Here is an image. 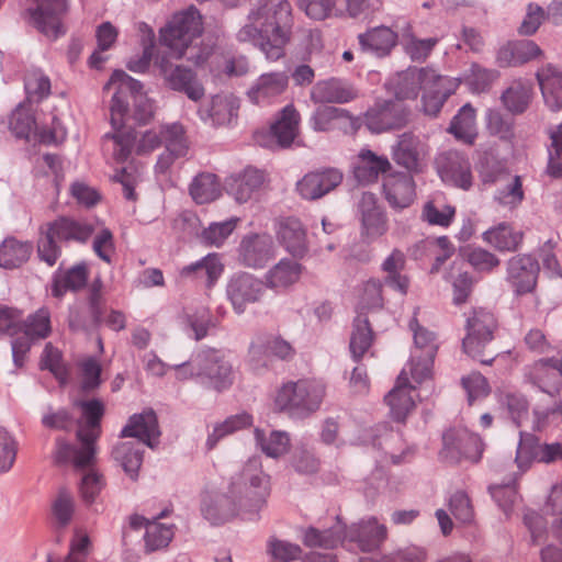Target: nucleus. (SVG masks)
Listing matches in <instances>:
<instances>
[{"mask_svg": "<svg viewBox=\"0 0 562 562\" xmlns=\"http://www.w3.org/2000/svg\"><path fill=\"white\" fill-rule=\"evenodd\" d=\"M155 64L172 89L183 91L193 101L204 95L203 87L195 80L190 69L173 66L166 57H158Z\"/></svg>", "mask_w": 562, "mask_h": 562, "instance_id": "c756f323", "label": "nucleus"}, {"mask_svg": "<svg viewBox=\"0 0 562 562\" xmlns=\"http://www.w3.org/2000/svg\"><path fill=\"white\" fill-rule=\"evenodd\" d=\"M41 364L43 368L48 369L55 378L60 382L67 381V369L61 361L60 351L52 344H47L44 348Z\"/></svg>", "mask_w": 562, "mask_h": 562, "instance_id": "774afa93", "label": "nucleus"}, {"mask_svg": "<svg viewBox=\"0 0 562 562\" xmlns=\"http://www.w3.org/2000/svg\"><path fill=\"white\" fill-rule=\"evenodd\" d=\"M360 235L366 241H374L387 232V217L373 193L363 192L358 203Z\"/></svg>", "mask_w": 562, "mask_h": 562, "instance_id": "aec40b11", "label": "nucleus"}, {"mask_svg": "<svg viewBox=\"0 0 562 562\" xmlns=\"http://www.w3.org/2000/svg\"><path fill=\"white\" fill-rule=\"evenodd\" d=\"M270 351L266 335H257L250 342L247 366L255 373H261L268 368Z\"/></svg>", "mask_w": 562, "mask_h": 562, "instance_id": "680f3d73", "label": "nucleus"}, {"mask_svg": "<svg viewBox=\"0 0 562 562\" xmlns=\"http://www.w3.org/2000/svg\"><path fill=\"white\" fill-rule=\"evenodd\" d=\"M362 50L384 57L395 47L398 35L387 26H376L358 36Z\"/></svg>", "mask_w": 562, "mask_h": 562, "instance_id": "4c0bfd02", "label": "nucleus"}, {"mask_svg": "<svg viewBox=\"0 0 562 562\" xmlns=\"http://www.w3.org/2000/svg\"><path fill=\"white\" fill-rule=\"evenodd\" d=\"M429 147L413 133L398 136L392 146V158L401 167L411 172H420L427 166Z\"/></svg>", "mask_w": 562, "mask_h": 562, "instance_id": "a211bd4d", "label": "nucleus"}, {"mask_svg": "<svg viewBox=\"0 0 562 562\" xmlns=\"http://www.w3.org/2000/svg\"><path fill=\"white\" fill-rule=\"evenodd\" d=\"M267 182L263 170L246 167L226 180V191L238 203H246L255 199Z\"/></svg>", "mask_w": 562, "mask_h": 562, "instance_id": "bb28decb", "label": "nucleus"}, {"mask_svg": "<svg viewBox=\"0 0 562 562\" xmlns=\"http://www.w3.org/2000/svg\"><path fill=\"white\" fill-rule=\"evenodd\" d=\"M269 493V476L262 470L261 459L252 457L240 473L233 477L228 494H202L201 513L212 525H222L236 515L246 520H255L266 506Z\"/></svg>", "mask_w": 562, "mask_h": 562, "instance_id": "f257e3e1", "label": "nucleus"}, {"mask_svg": "<svg viewBox=\"0 0 562 562\" xmlns=\"http://www.w3.org/2000/svg\"><path fill=\"white\" fill-rule=\"evenodd\" d=\"M239 99L232 93L214 95L199 110L202 121L213 126H229L237 122Z\"/></svg>", "mask_w": 562, "mask_h": 562, "instance_id": "c85d7f7f", "label": "nucleus"}, {"mask_svg": "<svg viewBox=\"0 0 562 562\" xmlns=\"http://www.w3.org/2000/svg\"><path fill=\"white\" fill-rule=\"evenodd\" d=\"M342 180L336 169L306 173L296 182V191L302 199L317 200L335 189Z\"/></svg>", "mask_w": 562, "mask_h": 562, "instance_id": "2f4dec72", "label": "nucleus"}, {"mask_svg": "<svg viewBox=\"0 0 562 562\" xmlns=\"http://www.w3.org/2000/svg\"><path fill=\"white\" fill-rule=\"evenodd\" d=\"M266 285L249 272L234 273L227 283L226 294L237 314L245 312L248 304L258 302L265 294Z\"/></svg>", "mask_w": 562, "mask_h": 562, "instance_id": "dca6fc26", "label": "nucleus"}, {"mask_svg": "<svg viewBox=\"0 0 562 562\" xmlns=\"http://www.w3.org/2000/svg\"><path fill=\"white\" fill-rule=\"evenodd\" d=\"M80 412L77 420V439L75 446L58 438L54 451L57 463L71 464L77 470L89 469L79 483V494L83 503L90 505L95 502L105 486L103 475L92 469L95 461V441L100 436V420L104 413V405L99 400L81 401L75 404Z\"/></svg>", "mask_w": 562, "mask_h": 562, "instance_id": "f03ea898", "label": "nucleus"}, {"mask_svg": "<svg viewBox=\"0 0 562 562\" xmlns=\"http://www.w3.org/2000/svg\"><path fill=\"white\" fill-rule=\"evenodd\" d=\"M299 123V112L292 104H288L282 109L277 121L271 125L270 133L280 146H290L297 136Z\"/></svg>", "mask_w": 562, "mask_h": 562, "instance_id": "ea45409f", "label": "nucleus"}, {"mask_svg": "<svg viewBox=\"0 0 562 562\" xmlns=\"http://www.w3.org/2000/svg\"><path fill=\"white\" fill-rule=\"evenodd\" d=\"M506 281L517 295L533 291L539 272L538 261L529 255L512 257L506 265Z\"/></svg>", "mask_w": 562, "mask_h": 562, "instance_id": "b1692460", "label": "nucleus"}, {"mask_svg": "<svg viewBox=\"0 0 562 562\" xmlns=\"http://www.w3.org/2000/svg\"><path fill=\"white\" fill-rule=\"evenodd\" d=\"M289 76L285 71H269L258 76L247 89L248 100L257 105H270L286 91Z\"/></svg>", "mask_w": 562, "mask_h": 562, "instance_id": "5701e85b", "label": "nucleus"}, {"mask_svg": "<svg viewBox=\"0 0 562 562\" xmlns=\"http://www.w3.org/2000/svg\"><path fill=\"white\" fill-rule=\"evenodd\" d=\"M252 417L247 413H240L234 416H229L224 422L216 424L213 427L212 432L209 435L206 445L210 449L214 448L216 443L228 435L234 434L237 430L244 429L250 426Z\"/></svg>", "mask_w": 562, "mask_h": 562, "instance_id": "6e6d98bb", "label": "nucleus"}, {"mask_svg": "<svg viewBox=\"0 0 562 562\" xmlns=\"http://www.w3.org/2000/svg\"><path fill=\"white\" fill-rule=\"evenodd\" d=\"M301 273V263L281 259L265 274V285L276 291L285 290L299 281Z\"/></svg>", "mask_w": 562, "mask_h": 562, "instance_id": "58836bf2", "label": "nucleus"}, {"mask_svg": "<svg viewBox=\"0 0 562 562\" xmlns=\"http://www.w3.org/2000/svg\"><path fill=\"white\" fill-rule=\"evenodd\" d=\"M383 192L385 200L394 210L411 206L415 200V182L412 176L395 172L384 177Z\"/></svg>", "mask_w": 562, "mask_h": 562, "instance_id": "473e14b6", "label": "nucleus"}, {"mask_svg": "<svg viewBox=\"0 0 562 562\" xmlns=\"http://www.w3.org/2000/svg\"><path fill=\"white\" fill-rule=\"evenodd\" d=\"M437 169L441 180L457 188L469 190L473 177L469 159L461 153L450 150L438 156Z\"/></svg>", "mask_w": 562, "mask_h": 562, "instance_id": "393cba45", "label": "nucleus"}, {"mask_svg": "<svg viewBox=\"0 0 562 562\" xmlns=\"http://www.w3.org/2000/svg\"><path fill=\"white\" fill-rule=\"evenodd\" d=\"M121 436L136 438L138 439L137 442H142L151 449L155 448L160 436L156 414L148 411L133 415L122 429Z\"/></svg>", "mask_w": 562, "mask_h": 562, "instance_id": "c9c22d12", "label": "nucleus"}, {"mask_svg": "<svg viewBox=\"0 0 562 562\" xmlns=\"http://www.w3.org/2000/svg\"><path fill=\"white\" fill-rule=\"evenodd\" d=\"M279 244L295 258H303L308 250L306 228L296 217H282L274 223Z\"/></svg>", "mask_w": 562, "mask_h": 562, "instance_id": "cd10ccee", "label": "nucleus"}, {"mask_svg": "<svg viewBox=\"0 0 562 562\" xmlns=\"http://www.w3.org/2000/svg\"><path fill=\"white\" fill-rule=\"evenodd\" d=\"M409 327L414 336V347L411 353V360L404 367L409 371V376L416 384L431 378L432 363L438 350V340L435 333L419 326L414 318Z\"/></svg>", "mask_w": 562, "mask_h": 562, "instance_id": "1a4fd4ad", "label": "nucleus"}, {"mask_svg": "<svg viewBox=\"0 0 562 562\" xmlns=\"http://www.w3.org/2000/svg\"><path fill=\"white\" fill-rule=\"evenodd\" d=\"M494 199L498 204L508 209L519 205L524 199L520 177H514L503 189H498Z\"/></svg>", "mask_w": 562, "mask_h": 562, "instance_id": "338daca9", "label": "nucleus"}, {"mask_svg": "<svg viewBox=\"0 0 562 562\" xmlns=\"http://www.w3.org/2000/svg\"><path fill=\"white\" fill-rule=\"evenodd\" d=\"M400 43L405 53L413 60H424L431 53L432 48L437 45V37L418 38L412 33V27L407 24L401 30Z\"/></svg>", "mask_w": 562, "mask_h": 562, "instance_id": "603ef678", "label": "nucleus"}, {"mask_svg": "<svg viewBox=\"0 0 562 562\" xmlns=\"http://www.w3.org/2000/svg\"><path fill=\"white\" fill-rule=\"evenodd\" d=\"M391 168L386 157L378 156L369 149H362L358 155L353 172L360 182L374 181L380 172H385Z\"/></svg>", "mask_w": 562, "mask_h": 562, "instance_id": "79ce46f5", "label": "nucleus"}, {"mask_svg": "<svg viewBox=\"0 0 562 562\" xmlns=\"http://www.w3.org/2000/svg\"><path fill=\"white\" fill-rule=\"evenodd\" d=\"M9 128L18 138L29 139L32 134L45 144H58L66 138V130L55 126L53 131H37L33 111L29 105L20 104L9 117Z\"/></svg>", "mask_w": 562, "mask_h": 562, "instance_id": "2eb2a0df", "label": "nucleus"}, {"mask_svg": "<svg viewBox=\"0 0 562 562\" xmlns=\"http://www.w3.org/2000/svg\"><path fill=\"white\" fill-rule=\"evenodd\" d=\"M531 86L527 82L515 81L503 94L502 101L512 113L524 112L530 101Z\"/></svg>", "mask_w": 562, "mask_h": 562, "instance_id": "13d9d810", "label": "nucleus"}, {"mask_svg": "<svg viewBox=\"0 0 562 562\" xmlns=\"http://www.w3.org/2000/svg\"><path fill=\"white\" fill-rule=\"evenodd\" d=\"M372 342V331L368 319L358 317L355 321L353 330L350 338V351L353 359L359 360L370 348Z\"/></svg>", "mask_w": 562, "mask_h": 562, "instance_id": "e2e57ef3", "label": "nucleus"}, {"mask_svg": "<svg viewBox=\"0 0 562 562\" xmlns=\"http://www.w3.org/2000/svg\"><path fill=\"white\" fill-rule=\"evenodd\" d=\"M189 192L195 203L205 204L221 195V184L215 175L202 172L194 177Z\"/></svg>", "mask_w": 562, "mask_h": 562, "instance_id": "8fccbe9b", "label": "nucleus"}, {"mask_svg": "<svg viewBox=\"0 0 562 562\" xmlns=\"http://www.w3.org/2000/svg\"><path fill=\"white\" fill-rule=\"evenodd\" d=\"M546 104L553 111L562 109V68L546 65L537 72Z\"/></svg>", "mask_w": 562, "mask_h": 562, "instance_id": "e433bc0d", "label": "nucleus"}, {"mask_svg": "<svg viewBox=\"0 0 562 562\" xmlns=\"http://www.w3.org/2000/svg\"><path fill=\"white\" fill-rule=\"evenodd\" d=\"M104 90H113V97L110 104L112 133L103 136L102 147L108 154H111L117 162L125 161L136 142L135 133L123 126V120L128 112L130 101H133L135 120L147 122L154 114L155 106L153 101L142 91V85L128 76L123 70H115Z\"/></svg>", "mask_w": 562, "mask_h": 562, "instance_id": "7ed1b4c3", "label": "nucleus"}, {"mask_svg": "<svg viewBox=\"0 0 562 562\" xmlns=\"http://www.w3.org/2000/svg\"><path fill=\"white\" fill-rule=\"evenodd\" d=\"M75 509V499L71 493L61 488L52 505V510L55 520L60 526H66L70 522Z\"/></svg>", "mask_w": 562, "mask_h": 562, "instance_id": "69168bd1", "label": "nucleus"}, {"mask_svg": "<svg viewBox=\"0 0 562 562\" xmlns=\"http://www.w3.org/2000/svg\"><path fill=\"white\" fill-rule=\"evenodd\" d=\"M267 552L274 562H291L300 557L302 550L297 544L271 537L267 542Z\"/></svg>", "mask_w": 562, "mask_h": 562, "instance_id": "0e129e2a", "label": "nucleus"}, {"mask_svg": "<svg viewBox=\"0 0 562 562\" xmlns=\"http://www.w3.org/2000/svg\"><path fill=\"white\" fill-rule=\"evenodd\" d=\"M405 266V256L402 251L395 249L383 261L382 270L385 272V283L392 289L405 295L408 290V279L401 271Z\"/></svg>", "mask_w": 562, "mask_h": 562, "instance_id": "de8ad7c7", "label": "nucleus"}, {"mask_svg": "<svg viewBox=\"0 0 562 562\" xmlns=\"http://www.w3.org/2000/svg\"><path fill=\"white\" fill-rule=\"evenodd\" d=\"M87 267L83 263L77 265L67 271H57L52 286L55 297H61L68 290H77L87 282Z\"/></svg>", "mask_w": 562, "mask_h": 562, "instance_id": "3c124183", "label": "nucleus"}, {"mask_svg": "<svg viewBox=\"0 0 562 562\" xmlns=\"http://www.w3.org/2000/svg\"><path fill=\"white\" fill-rule=\"evenodd\" d=\"M409 371L403 368L395 386L385 395L384 401L390 407V415L395 422H404L415 406L417 396L413 380L408 379Z\"/></svg>", "mask_w": 562, "mask_h": 562, "instance_id": "a878e982", "label": "nucleus"}, {"mask_svg": "<svg viewBox=\"0 0 562 562\" xmlns=\"http://www.w3.org/2000/svg\"><path fill=\"white\" fill-rule=\"evenodd\" d=\"M407 122V110L393 101H376L364 114L366 126L375 134L401 128Z\"/></svg>", "mask_w": 562, "mask_h": 562, "instance_id": "6ab92c4d", "label": "nucleus"}, {"mask_svg": "<svg viewBox=\"0 0 562 562\" xmlns=\"http://www.w3.org/2000/svg\"><path fill=\"white\" fill-rule=\"evenodd\" d=\"M292 8L288 0H251L246 23L236 38L257 46L268 61H277L285 54L291 38Z\"/></svg>", "mask_w": 562, "mask_h": 562, "instance_id": "20e7f679", "label": "nucleus"}, {"mask_svg": "<svg viewBox=\"0 0 562 562\" xmlns=\"http://www.w3.org/2000/svg\"><path fill=\"white\" fill-rule=\"evenodd\" d=\"M276 256L272 237L267 233L245 235L238 246V260L248 268L261 269Z\"/></svg>", "mask_w": 562, "mask_h": 562, "instance_id": "4be33fe9", "label": "nucleus"}, {"mask_svg": "<svg viewBox=\"0 0 562 562\" xmlns=\"http://www.w3.org/2000/svg\"><path fill=\"white\" fill-rule=\"evenodd\" d=\"M308 123L315 132H330L334 130L348 132L357 128L358 120L346 109L321 105L312 113Z\"/></svg>", "mask_w": 562, "mask_h": 562, "instance_id": "7c9ffc66", "label": "nucleus"}, {"mask_svg": "<svg viewBox=\"0 0 562 562\" xmlns=\"http://www.w3.org/2000/svg\"><path fill=\"white\" fill-rule=\"evenodd\" d=\"M194 364L199 370V380L216 391L226 390L234 382L233 364L227 355L221 350L199 351L194 355Z\"/></svg>", "mask_w": 562, "mask_h": 562, "instance_id": "9b49d317", "label": "nucleus"}, {"mask_svg": "<svg viewBox=\"0 0 562 562\" xmlns=\"http://www.w3.org/2000/svg\"><path fill=\"white\" fill-rule=\"evenodd\" d=\"M165 151L158 157L157 173H166L177 159L184 158L190 148L184 127L180 123H169L160 126Z\"/></svg>", "mask_w": 562, "mask_h": 562, "instance_id": "412c9836", "label": "nucleus"}, {"mask_svg": "<svg viewBox=\"0 0 562 562\" xmlns=\"http://www.w3.org/2000/svg\"><path fill=\"white\" fill-rule=\"evenodd\" d=\"M344 526L340 521L329 530H319L314 527H310L303 531L302 541L306 547L310 548H324L333 549L339 543L344 544Z\"/></svg>", "mask_w": 562, "mask_h": 562, "instance_id": "09e8293b", "label": "nucleus"}, {"mask_svg": "<svg viewBox=\"0 0 562 562\" xmlns=\"http://www.w3.org/2000/svg\"><path fill=\"white\" fill-rule=\"evenodd\" d=\"M143 450L140 443L135 441L120 442L113 448L112 456L132 479L138 477V470L143 463Z\"/></svg>", "mask_w": 562, "mask_h": 562, "instance_id": "37998d69", "label": "nucleus"}, {"mask_svg": "<svg viewBox=\"0 0 562 562\" xmlns=\"http://www.w3.org/2000/svg\"><path fill=\"white\" fill-rule=\"evenodd\" d=\"M524 520L532 542H538L550 526L552 537L562 543V483L552 486L542 507V515L528 512Z\"/></svg>", "mask_w": 562, "mask_h": 562, "instance_id": "9d476101", "label": "nucleus"}, {"mask_svg": "<svg viewBox=\"0 0 562 562\" xmlns=\"http://www.w3.org/2000/svg\"><path fill=\"white\" fill-rule=\"evenodd\" d=\"M482 239L499 251H515L522 241V233L507 223H501L485 231Z\"/></svg>", "mask_w": 562, "mask_h": 562, "instance_id": "a19ab883", "label": "nucleus"}, {"mask_svg": "<svg viewBox=\"0 0 562 562\" xmlns=\"http://www.w3.org/2000/svg\"><path fill=\"white\" fill-rule=\"evenodd\" d=\"M326 386L317 380L286 382L273 395V408L292 417H306L316 412L325 397Z\"/></svg>", "mask_w": 562, "mask_h": 562, "instance_id": "423d86ee", "label": "nucleus"}, {"mask_svg": "<svg viewBox=\"0 0 562 562\" xmlns=\"http://www.w3.org/2000/svg\"><path fill=\"white\" fill-rule=\"evenodd\" d=\"M255 440L261 451L270 458L284 456L291 446V439L286 431L271 430L266 432L262 429H255Z\"/></svg>", "mask_w": 562, "mask_h": 562, "instance_id": "a18cd8bd", "label": "nucleus"}, {"mask_svg": "<svg viewBox=\"0 0 562 562\" xmlns=\"http://www.w3.org/2000/svg\"><path fill=\"white\" fill-rule=\"evenodd\" d=\"M224 271V265L218 254H209L202 259L183 267L181 274H194L198 279H205L210 288L218 280Z\"/></svg>", "mask_w": 562, "mask_h": 562, "instance_id": "c03bdc74", "label": "nucleus"}, {"mask_svg": "<svg viewBox=\"0 0 562 562\" xmlns=\"http://www.w3.org/2000/svg\"><path fill=\"white\" fill-rule=\"evenodd\" d=\"M386 535L385 525L380 524L375 517H367L347 529L344 527V546L349 550L371 551L379 548Z\"/></svg>", "mask_w": 562, "mask_h": 562, "instance_id": "4468645a", "label": "nucleus"}, {"mask_svg": "<svg viewBox=\"0 0 562 562\" xmlns=\"http://www.w3.org/2000/svg\"><path fill=\"white\" fill-rule=\"evenodd\" d=\"M496 319L490 311L474 310L467 321V336L463 339L464 351L476 358L483 348L493 339Z\"/></svg>", "mask_w": 562, "mask_h": 562, "instance_id": "f3484780", "label": "nucleus"}, {"mask_svg": "<svg viewBox=\"0 0 562 562\" xmlns=\"http://www.w3.org/2000/svg\"><path fill=\"white\" fill-rule=\"evenodd\" d=\"M456 215V209L437 200L428 201L423 209L422 217L430 225L448 227Z\"/></svg>", "mask_w": 562, "mask_h": 562, "instance_id": "052dcab7", "label": "nucleus"}, {"mask_svg": "<svg viewBox=\"0 0 562 562\" xmlns=\"http://www.w3.org/2000/svg\"><path fill=\"white\" fill-rule=\"evenodd\" d=\"M29 9L30 20L46 37L56 40L64 35L66 29L63 15L67 11L66 0H34Z\"/></svg>", "mask_w": 562, "mask_h": 562, "instance_id": "ddd939ff", "label": "nucleus"}, {"mask_svg": "<svg viewBox=\"0 0 562 562\" xmlns=\"http://www.w3.org/2000/svg\"><path fill=\"white\" fill-rule=\"evenodd\" d=\"M202 34V16L194 7L176 12L159 31V42L170 55L182 58Z\"/></svg>", "mask_w": 562, "mask_h": 562, "instance_id": "0eeeda50", "label": "nucleus"}, {"mask_svg": "<svg viewBox=\"0 0 562 562\" xmlns=\"http://www.w3.org/2000/svg\"><path fill=\"white\" fill-rule=\"evenodd\" d=\"M358 90L348 81L329 78L317 81L311 90V100L315 103H348L357 99Z\"/></svg>", "mask_w": 562, "mask_h": 562, "instance_id": "72a5a7b5", "label": "nucleus"}, {"mask_svg": "<svg viewBox=\"0 0 562 562\" xmlns=\"http://www.w3.org/2000/svg\"><path fill=\"white\" fill-rule=\"evenodd\" d=\"M91 225L69 218H59L41 228V237L37 244L40 258L47 265L56 263L60 255L61 241H86L92 234Z\"/></svg>", "mask_w": 562, "mask_h": 562, "instance_id": "6e6552de", "label": "nucleus"}, {"mask_svg": "<svg viewBox=\"0 0 562 562\" xmlns=\"http://www.w3.org/2000/svg\"><path fill=\"white\" fill-rule=\"evenodd\" d=\"M385 87L397 100L415 99L419 90L424 89V111L436 115L446 99L456 91L458 82L438 75L434 69L412 67L396 74Z\"/></svg>", "mask_w": 562, "mask_h": 562, "instance_id": "39448f33", "label": "nucleus"}, {"mask_svg": "<svg viewBox=\"0 0 562 562\" xmlns=\"http://www.w3.org/2000/svg\"><path fill=\"white\" fill-rule=\"evenodd\" d=\"M50 333V312L47 307H41L33 314H30L21 324V334H23V336L12 339L11 342L14 364L21 368L24 364L32 342L47 338Z\"/></svg>", "mask_w": 562, "mask_h": 562, "instance_id": "f8f14e48", "label": "nucleus"}, {"mask_svg": "<svg viewBox=\"0 0 562 562\" xmlns=\"http://www.w3.org/2000/svg\"><path fill=\"white\" fill-rule=\"evenodd\" d=\"M497 77V71L473 64L464 71L461 78L450 79L456 80L458 86L460 82H464L473 92H482L486 90Z\"/></svg>", "mask_w": 562, "mask_h": 562, "instance_id": "4d7b16f0", "label": "nucleus"}, {"mask_svg": "<svg viewBox=\"0 0 562 562\" xmlns=\"http://www.w3.org/2000/svg\"><path fill=\"white\" fill-rule=\"evenodd\" d=\"M50 88V80L43 70L34 68L27 71L24 79V89L29 101H42L49 95Z\"/></svg>", "mask_w": 562, "mask_h": 562, "instance_id": "bf43d9fd", "label": "nucleus"}, {"mask_svg": "<svg viewBox=\"0 0 562 562\" xmlns=\"http://www.w3.org/2000/svg\"><path fill=\"white\" fill-rule=\"evenodd\" d=\"M32 252V245L13 237L5 238L0 244V267L13 269L24 263Z\"/></svg>", "mask_w": 562, "mask_h": 562, "instance_id": "49530a36", "label": "nucleus"}, {"mask_svg": "<svg viewBox=\"0 0 562 562\" xmlns=\"http://www.w3.org/2000/svg\"><path fill=\"white\" fill-rule=\"evenodd\" d=\"M238 216H232L221 222H212L201 233V240L212 247L220 248L233 235L240 224Z\"/></svg>", "mask_w": 562, "mask_h": 562, "instance_id": "5fc2aeb1", "label": "nucleus"}, {"mask_svg": "<svg viewBox=\"0 0 562 562\" xmlns=\"http://www.w3.org/2000/svg\"><path fill=\"white\" fill-rule=\"evenodd\" d=\"M130 526L134 530L145 529L143 538L147 552L166 548L173 538L172 525L149 520L140 515L131 516Z\"/></svg>", "mask_w": 562, "mask_h": 562, "instance_id": "f704fd0d", "label": "nucleus"}, {"mask_svg": "<svg viewBox=\"0 0 562 562\" xmlns=\"http://www.w3.org/2000/svg\"><path fill=\"white\" fill-rule=\"evenodd\" d=\"M449 131L458 139L472 144L477 135L475 124V110L471 104H464L453 117Z\"/></svg>", "mask_w": 562, "mask_h": 562, "instance_id": "864d4df0", "label": "nucleus"}]
</instances>
